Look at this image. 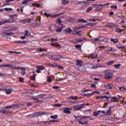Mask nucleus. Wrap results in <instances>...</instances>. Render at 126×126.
I'll return each mask as SVG.
<instances>
[{
    "label": "nucleus",
    "mask_w": 126,
    "mask_h": 126,
    "mask_svg": "<svg viewBox=\"0 0 126 126\" xmlns=\"http://www.w3.org/2000/svg\"><path fill=\"white\" fill-rule=\"evenodd\" d=\"M113 76H114V74L112 72L110 71V70H107L105 71L104 73V79L107 80H109V79H111L113 78Z\"/></svg>",
    "instance_id": "f257e3e1"
},
{
    "label": "nucleus",
    "mask_w": 126,
    "mask_h": 126,
    "mask_svg": "<svg viewBox=\"0 0 126 126\" xmlns=\"http://www.w3.org/2000/svg\"><path fill=\"white\" fill-rule=\"evenodd\" d=\"M100 113H101V114H102V115H106L105 111L97 110V112L95 111L93 113V115L94 117H96V116H98L99 115L100 116H101V117H103V115H101V114H100Z\"/></svg>",
    "instance_id": "f03ea898"
},
{
    "label": "nucleus",
    "mask_w": 126,
    "mask_h": 126,
    "mask_svg": "<svg viewBox=\"0 0 126 126\" xmlns=\"http://www.w3.org/2000/svg\"><path fill=\"white\" fill-rule=\"evenodd\" d=\"M76 62V65L74 66V67L76 69H77V68L83 65L84 63L82 62V61L77 60Z\"/></svg>",
    "instance_id": "7ed1b4c3"
},
{
    "label": "nucleus",
    "mask_w": 126,
    "mask_h": 126,
    "mask_svg": "<svg viewBox=\"0 0 126 126\" xmlns=\"http://www.w3.org/2000/svg\"><path fill=\"white\" fill-rule=\"evenodd\" d=\"M35 115V118H39V117H42L45 115H47V113L44 111H39L34 113Z\"/></svg>",
    "instance_id": "20e7f679"
},
{
    "label": "nucleus",
    "mask_w": 126,
    "mask_h": 126,
    "mask_svg": "<svg viewBox=\"0 0 126 126\" xmlns=\"http://www.w3.org/2000/svg\"><path fill=\"white\" fill-rule=\"evenodd\" d=\"M16 108H18V105L17 104H12L9 106H4L5 110H7V109H16Z\"/></svg>",
    "instance_id": "39448f33"
},
{
    "label": "nucleus",
    "mask_w": 126,
    "mask_h": 126,
    "mask_svg": "<svg viewBox=\"0 0 126 126\" xmlns=\"http://www.w3.org/2000/svg\"><path fill=\"white\" fill-rule=\"evenodd\" d=\"M93 42H106L107 43L108 42V38H104L103 39L101 38H95L94 40H92Z\"/></svg>",
    "instance_id": "423d86ee"
},
{
    "label": "nucleus",
    "mask_w": 126,
    "mask_h": 126,
    "mask_svg": "<svg viewBox=\"0 0 126 126\" xmlns=\"http://www.w3.org/2000/svg\"><path fill=\"white\" fill-rule=\"evenodd\" d=\"M61 111L63 112L65 114L69 115V114H71V111H70L68 108L67 107H63L61 109Z\"/></svg>",
    "instance_id": "0eeeda50"
},
{
    "label": "nucleus",
    "mask_w": 126,
    "mask_h": 126,
    "mask_svg": "<svg viewBox=\"0 0 126 126\" xmlns=\"http://www.w3.org/2000/svg\"><path fill=\"white\" fill-rule=\"evenodd\" d=\"M83 104H80L78 105H76L74 106V111H79V110H81V109H82V108H83Z\"/></svg>",
    "instance_id": "6e6552de"
},
{
    "label": "nucleus",
    "mask_w": 126,
    "mask_h": 126,
    "mask_svg": "<svg viewBox=\"0 0 126 126\" xmlns=\"http://www.w3.org/2000/svg\"><path fill=\"white\" fill-rule=\"evenodd\" d=\"M58 122H59V120H51L50 121H47V122H45L43 121L42 122H41L42 124H44V125H46V124H55V123H58Z\"/></svg>",
    "instance_id": "1a4fd4ad"
},
{
    "label": "nucleus",
    "mask_w": 126,
    "mask_h": 126,
    "mask_svg": "<svg viewBox=\"0 0 126 126\" xmlns=\"http://www.w3.org/2000/svg\"><path fill=\"white\" fill-rule=\"evenodd\" d=\"M88 66L89 68H90L91 69H97V68H98V65L97 64L96 66H94V65L91 63L88 64Z\"/></svg>",
    "instance_id": "9d476101"
},
{
    "label": "nucleus",
    "mask_w": 126,
    "mask_h": 126,
    "mask_svg": "<svg viewBox=\"0 0 126 126\" xmlns=\"http://www.w3.org/2000/svg\"><path fill=\"white\" fill-rule=\"evenodd\" d=\"M49 59L52 61H57L58 55H50L49 56Z\"/></svg>",
    "instance_id": "9b49d317"
},
{
    "label": "nucleus",
    "mask_w": 126,
    "mask_h": 126,
    "mask_svg": "<svg viewBox=\"0 0 126 126\" xmlns=\"http://www.w3.org/2000/svg\"><path fill=\"white\" fill-rule=\"evenodd\" d=\"M76 69L80 70V71H85L86 70V67L84 65H82V66L79 67Z\"/></svg>",
    "instance_id": "f8f14e48"
},
{
    "label": "nucleus",
    "mask_w": 126,
    "mask_h": 126,
    "mask_svg": "<svg viewBox=\"0 0 126 126\" xmlns=\"http://www.w3.org/2000/svg\"><path fill=\"white\" fill-rule=\"evenodd\" d=\"M92 6L94 7V8H96L95 10H101V8H100V5H99L98 4H94L92 5Z\"/></svg>",
    "instance_id": "ddd939ff"
},
{
    "label": "nucleus",
    "mask_w": 126,
    "mask_h": 126,
    "mask_svg": "<svg viewBox=\"0 0 126 126\" xmlns=\"http://www.w3.org/2000/svg\"><path fill=\"white\" fill-rule=\"evenodd\" d=\"M16 44H27L26 40L20 41V40H16L14 42Z\"/></svg>",
    "instance_id": "4468645a"
},
{
    "label": "nucleus",
    "mask_w": 126,
    "mask_h": 126,
    "mask_svg": "<svg viewBox=\"0 0 126 126\" xmlns=\"http://www.w3.org/2000/svg\"><path fill=\"white\" fill-rule=\"evenodd\" d=\"M10 66H13V65L10 64H0V67H10Z\"/></svg>",
    "instance_id": "2eb2a0df"
},
{
    "label": "nucleus",
    "mask_w": 126,
    "mask_h": 126,
    "mask_svg": "<svg viewBox=\"0 0 126 126\" xmlns=\"http://www.w3.org/2000/svg\"><path fill=\"white\" fill-rule=\"evenodd\" d=\"M45 96H47V94H39L37 96H35L34 97H36V98H37V99H42V98H43V97H45Z\"/></svg>",
    "instance_id": "dca6fc26"
},
{
    "label": "nucleus",
    "mask_w": 126,
    "mask_h": 126,
    "mask_svg": "<svg viewBox=\"0 0 126 126\" xmlns=\"http://www.w3.org/2000/svg\"><path fill=\"white\" fill-rule=\"evenodd\" d=\"M105 87L107 89H112L114 87V85L113 84H108L105 85Z\"/></svg>",
    "instance_id": "f3484780"
},
{
    "label": "nucleus",
    "mask_w": 126,
    "mask_h": 126,
    "mask_svg": "<svg viewBox=\"0 0 126 126\" xmlns=\"http://www.w3.org/2000/svg\"><path fill=\"white\" fill-rule=\"evenodd\" d=\"M14 22V20L9 19L3 20V23H12Z\"/></svg>",
    "instance_id": "a211bd4d"
},
{
    "label": "nucleus",
    "mask_w": 126,
    "mask_h": 126,
    "mask_svg": "<svg viewBox=\"0 0 126 126\" xmlns=\"http://www.w3.org/2000/svg\"><path fill=\"white\" fill-rule=\"evenodd\" d=\"M105 115H106V116H111V115H112V110H111V107H109V108L106 112Z\"/></svg>",
    "instance_id": "6ab92c4d"
},
{
    "label": "nucleus",
    "mask_w": 126,
    "mask_h": 126,
    "mask_svg": "<svg viewBox=\"0 0 126 126\" xmlns=\"http://www.w3.org/2000/svg\"><path fill=\"white\" fill-rule=\"evenodd\" d=\"M23 21H24V23H23V24H25V23H31V21L30 20H29V19L27 18V19H25L24 20H23L22 21V22H23Z\"/></svg>",
    "instance_id": "aec40b11"
},
{
    "label": "nucleus",
    "mask_w": 126,
    "mask_h": 126,
    "mask_svg": "<svg viewBox=\"0 0 126 126\" xmlns=\"http://www.w3.org/2000/svg\"><path fill=\"white\" fill-rule=\"evenodd\" d=\"M74 118H75V120H77L78 122H81L82 119L81 116H74Z\"/></svg>",
    "instance_id": "412c9836"
},
{
    "label": "nucleus",
    "mask_w": 126,
    "mask_h": 126,
    "mask_svg": "<svg viewBox=\"0 0 126 126\" xmlns=\"http://www.w3.org/2000/svg\"><path fill=\"white\" fill-rule=\"evenodd\" d=\"M65 32L66 33H71V32H72V30H71V29L70 28H66V29H65L64 30Z\"/></svg>",
    "instance_id": "4be33fe9"
},
{
    "label": "nucleus",
    "mask_w": 126,
    "mask_h": 126,
    "mask_svg": "<svg viewBox=\"0 0 126 126\" xmlns=\"http://www.w3.org/2000/svg\"><path fill=\"white\" fill-rule=\"evenodd\" d=\"M110 41H111V42H113V43H114V44H116V43H118L119 39L118 38H111Z\"/></svg>",
    "instance_id": "5701e85b"
},
{
    "label": "nucleus",
    "mask_w": 126,
    "mask_h": 126,
    "mask_svg": "<svg viewBox=\"0 0 126 126\" xmlns=\"http://www.w3.org/2000/svg\"><path fill=\"white\" fill-rule=\"evenodd\" d=\"M68 99H70L71 100H78V97L77 96H70L68 97Z\"/></svg>",
    "instance_id": "b1692460"
},
{
    "label": "nucleus",
    "mask_w": 126,
    "mask_h": 126,
    "mask_svg": "<svg viewBox=\"0 0 126 126\" xmlns=\"http://www.w3.org/2000/svg\"><path fill=\"white\" fill-rule=\"evenodd\" d=\"M76 5H84V1H78L77 3H76Z\"/></svg>",
    "instance_id": "393cba45"
},
{
    "label": "nucleus",
    "mask_w": 126,
    "mask_h": 126,
    "mask_svg": "<svg viewBox=\"0 0 126 126\" xmlns=\"http://www.w3.org/2000/svg\"><path fill=\"white\" fill-rule=\"evenodd\" d=\"M36 68L37 69H41L42 70H44V69H45V67L43 65H39L36 66Z\"/></svg>",
    "instance_id": "a878e982"
},
{
    "label": "nucleus",
    "mask_w": 126,
    "mask_h": 126,
    "mask_svg": "<svg viewBox=\"0 0 126 126\" xmlns=\"http://www.w3.org/2000/svg\"><path fill=\"white\" fill-rule=\"evenodd\" d=\"M25 32H26L25 34V36H26V37H28L29 36H30V35H31V32H30L28 31H26Z\"/></svg>",
    "instance_id": "bb28decb"
},
{
    "label": "nucleus",
    "mask_w": 126,
    "mask_h": 126,
    "mask_svg": "<svg viewBox=\"0 0 126 126\" xmlns=\"http://www.w3.org/2000/svg\"><path fill=\"white\" fill-rule=\"evenodd\" d=\"M36 117L35 113L32 114H30L27 116V118H35Z\"/></svg>",
    "instance_id": "cd10ccee"
},
{
    "label": "nucleus",
    "mask_w": 126,
    "mask_h": 126,
    "mask_svg": "<svg viewBox=\"0 0 126 126\" xmlns=\"http://www.w3.org/2000/svg\"><path fill=\"white\" fill-rule=\"evenodd\" d=\"M119 88L120 91H121L122 92H124V91H126V88L124 86L119 87Z\"/></svg>",
    "instance_id": "c85d7f7f"
},
{
    "label": "nucleus",
    "mask_w": 126,
    "mask_h": 126,
    "mask_svg": "<svg viewBox=\"0 0 126 126\" xmlns=\"http://www.w3.org/2000/svg\"><path fill=\"white\" fill-rule=\"evenodd\" d=\"M61 59H65V58L61 55H57V61L59 62L61 60Z\"/></svg>",
    "instance_id": "c756f323"
},
{
    "label": "nucleus",
    "mask_w": 126,
    "mask_h": 126,
    "mask_svg": "<svg viewBox=\"0 0 126 126\" xmlns=\"http://www.w3.org/2000/svg\"><path fill=\"white\" fill-rule=\"evenodd\" d=\"M0 113H1L2 114H9V112L5 110H0Z\"/></svg>",
    "instance_id": "7c9ffc66"
},
{
    "label": "nucleus",
    "mask_w": 126,
    "mask_h": 126,
    "mask_svg": "<svg viewBox=\"0 0 126 126\" xmlns=\"http://www.w3.org/2000/svg\"><path fill=\"white\" fill-rule=\"evenodd\" d=\"M51 46H52V47H60V44H59L58 43H52L51 44Z\"/></svg>",
    "instance_id": "2f4dec72"
},
{
    "label": "nucleus",
    "mask_w": 126,
    "mask_h": 126,
    "mask_svg": "<svg viewBox=\"0 0 126 126\" xmlns=\"http://www.w3.org/2000/svg\"><path fill=\"white\" fill-rule=\"evenodd\" d=\"M89 123V121H85V122L79 121L78 124H79V125H87V124H88Z\"/></svg>",
    "instance_id": "473e14b6"
},
{
    "label": "nucleus",
    "mask_w": 126,
    "mask_h": 126,
    "mask_svg": "<svg viewBox=\"0 0 126 126\" xmlns=\"http://www.w3.org/2000/svg\"><path fill=\"white\" fill-rule=\"evenodd\" d=\"M40 5H41L40 3H32V6H35V7H40Z\"/></svg>",
    "instance_id": "72a5a7b5"
},
{
    "label": "nucleus",
    "mask_w": 126,
    "mask_h": 126,
    "mask_svg": "<svg viewBox=\"0 0 126 126\" xmlns=\"http://www.w3.org/2000/svg\"><path fill=\"white\" fill-rule=\"evenodd\" d=\"M112 100H113L114 102H119V99H118V97L116 96H113L112 97Z\"/></svg>",
    "instance_id": "f704fd0d"
},
{
    "label": "nucleus",
    "mask_w": 126,
    "mask_h": 126,
    "mask_svg": "<svg viewBox=\"0 0 126 126\" xmlns=\"http://www.w3.org/2000/svg\"><path fill=\"white\" fill-rule=\"evenodd\" d=\"M72 42L73 44H78V43H79V40H78L77 38H76L73 39Z\"/></svg>",
    "instance_id": "c9c22d12"
},
{
    "label": "nucleus",
    "mask_w": 126,
    "mask_h": 126,
    "mask_svg": "<svg viewBox=\"0 0 126 126\" xmlns=\"http://www.w3.org/2000/svg\"><path fill=\"white\" fill-rule=\"evenodd\" d=\"M79 22H83V23H87L88 21L84 19H81L78 20Z\"/></svg>",
    "instance_id": "e433bc0d"
},
{
    "label": "nucleus",
    "mask_w": 126,
    "mask_h": 126,
    "mask_svg": "<svg viewBox=\"0 0 126 126\" xmlns=\"http://www.w3.org/2000/svg\"><path fill=\"white\" fill-rule=\"evenodd\" d=\"M115 32H117V33H121V32H123V30L119 28H116Z\"/></svg>",
    "instance_id": "4c0bfd02"
},
{
    "label": "nucleus",
    "mask_w": 126,
    "mask_h": 126,
    "mask_svg": "<svg viewBox=\"0 0 126 126\" xmlns=\"http://www.w3.org/2000/svg\"><path fill=\"white\" fill-rule=\"evenodd\" d=\"M43 15H44V16H46V17H52V14H48L47 12L44 13Z\"/></svg>",
    "instance_id": "58836bf2"
},
{
    "label": "nucleus",
    "mask_w": 126,
    "mask_h": 126,
    "mask_svg": "<svg viewBox=\"0 0 126 126\" xmlns=\"http://www.w3.org/2000/svg\"><path fill=\"white\" fill-rule=\"evenodd\" d=\"M28 2H29V0H24L22 2L23 4H26V5H28V4H27Z\"/></svg>",
    "instance_id": "ea45409f"
},
{
    "label": "nucleus",
    "mask_w": 126,
    "mask_h": 126,
    "mask_svg": "<svg viewBox=\"0 0 126 126\" xmlns=\"http://www.w3.org/2000/svg\"><path fill=\"white\" fill-rule=\"evenodd\" d=\"M26 93L28 95H33L34 94V93H35V92H34V91H32V92H26Z\"/></svg>",
    "instance_id": "a19ab883"
},
{
    "label": "nucleus",
    "mask_w": 126,
    "mask_h": 126,
    "mask_svg": "<svg viewBox=\"0 0 126 126\" xmlns=\"http://www.w3.org/2000/svg\"><path fill=\"white\" fill-rule=\"evenodd\" d=\"M113 63H115V61H109L107 63V65H112V64H113Z\"/></svg>",
    "instance_id": "79ce46f5"
},
{
    "label": "nucleus",
    "mask_w": 126,
    "mask_h": 126,
    "mask_svg": "<svg viewBox=\"0 0 126 126\" xmlns=\"http://www.w3.org/2000/svg\"><path fill=\"white\" fill-rule=\"evenodd\" d=\"M97 65V67H106V66H105L104 64H101V63H97L96 64Z\"/></svg>",
    "instance_id": "37998d69"
},
{
    "label": "nucleus",
    "mask_w": 126,
    "mask_h": 126,
    "mask_svg": "<svg viewBox=\"0 0 126 126\" xmlns=\"http://www.w3.org/2000/svg\"><path fill=\"white\" fill-rule=\"evenodd\" d=\"M68 2H69V1H67V0H62V3H63V4H64L65 5H66V4H67V3H68Z\"/></svg>",
    "instance_id": "c03bdc74"
},
{
    "label": "nucleus",
    "mask_w": 126,
    "mask_h": 126,
    "mask_svg": "<svg viewBox=\"0 0 126 126\" xmlns=\"http://www.w3.org/2000/svg\"><path fill=\"white\" fill-rule=\"evenodd\" d=\"M75 48H76V49H80L81 50V47H82V45H80L79 44H77L75 45Z\"/></svg>",
    "instance_id": "a18cd8bd"
},
{
    "label": "nucleus",
    "mask_w": 126,
    "mask_h": 126,
    "mask_svg": "<svg viewBox=\"0 0 126 126\" xmlns=\"http://www.w3.org/2000/svg\"><path fill=\"white\" fill-rule=\"evenodd\" d=\"M121 65H122L121 64H114V67H115V68L119 69V68H120Z\"/></svg>",
    "instance_id": "49530a36"
},
{
    "label": "nucleus",
    "mask_w": 126,
    "mask_h": 126,
    "mask_svg": "<svg viewBox=\"0 0 126 126\" xmlns=\"http://www.w3.org/2000/svg\"><path fill=\"white\" fill-rule=\"evenodd\" d=\"M51 119H53L55 120V119H58V115H52L50 116Z\"/></svg>",
    "instance_id": "de8ad7c7"
},
{
    "label": "nucleus",
    "mask_w": 126,
    "mask_h": 126,
    "mask_svg": "<svg viewBox=\"0 0 126 126\" xmlns=\"http://www.w3.org/2000/svg\"><path fill=\"white\" fill-rule=\"evenodd\" d=\"M7 36H12V35H14V32H6Z\"/></svg>",
    "instance_id": "09e8293b"
},
{
    "label": "nucleus",
    "mask_w": 126,
    "mask_h": 126,
    "mask_svg": "<svg viewBox=\"0 0 126 126\" xmlns=\"http://www.w3.org/2000/svg\"><path fill=\"white\" fill-rule=\"evenodd\" d=\"M92 9H93V7H90L86 9V12H89L90 11H91V10H92Z\"/></svg>",
    "instance_id": "8fccbe9b"
},
{
    "label": "nucleus",
    "mask_w": 126,
    "mask_h": 126,
    "mask_svg": "<svg viewBox=\"0 0 126 126\" xmlns=\"http://www.w3.org/2000/svg\"><path fill=\"white\" fill-rule=\"evenodd\" d=\"M56 32H62V31H63V30H62V28H57L56 30Z\"/></svg>",
    "instance_id": "3c124183"
},
{
    "label": "nucleus",
    "mask_w": 126,
    "mask_h": 126,
    "mask_svg": "<svg viewBox=\"0 0 126 126\" xmlns=\"http://www.w3.org/2000/svg\"><path fill=\"white\" fill-rule=\"evenodd\" d=\"M5 11H12V8H5L4 9Z\"/></svg>",
    "instance_id": "603ef678"
},
{
    "label": "nucleus",
    "mask_w": 126,
    "mask_h": 126,
    "mask_svg": "<svg viewBox=\"0 0 126 126\" xmlns=\"http://www.w3.org/2000/svg\"><path fill=\"white\" fill-rule=\"evenodd\" d=\"M57 67L60 69H63L64 68V67L62 66L61 65H57Z\"/></svg>",
    "instance_id": "864d4df0"
},
{
    "label": "nucleus",
    "mask_w": 126,
    "mask_h": 126,
    "mask_svg": "<svg viewBox=\"0 0 126 126\" xmlns=\"http://www.w3.org/2000/svg\"><path fill=\"white\" fill-rule=\"evenodd\" d=\"M51 42H57L58 41V38H52L50 39Z\"/></svg>",
    "instance_id": "5fc2aeb1"
},
{
    "label": "nucleus",
    "mask_w": 126,
    "mask_h": 126,
    "mask_svg": "<svg viewBox=\"0 0 126 126\" xmlns=\"http://www.w3.org/2000/svg\"><path fill=\"white\" fill-rule=\"evenodd\" d=\"M59 16H60V15H59V14H57L56 15H51V18H56L57 17H59Z\"/></svg>",
    "instance_id": "6e6d98bb"
},
{
    "label": "nucleus",
    "mask_w": 126,
    "mask_h": 126,
    "mask_svg": "<svg viewBox=\"0 0 126 126\" xmlns=\"http://www.w3.org/2000/svg\"><path fill=\"white\" fill-rule=\"evenodd\" d=\"M111 8L112 9H117V8H118V6H117V5H112V6H111Z\"/></svg>",
    "instance_id": "4d7b16f0"
},
{
    "label": "nucleus",
    "mask_w": 126,
    "mask_h": 126,
    "mask_svg": "<svg viewBox=\"0 0 126 126\" xmlns=\"http://www.w3.org/2000/svg\"><path fill=\"white\" fill-rule=\"evenodd\" d=\"M30 97H32L31 99H32V100H38L37 97H35L34 96L30 95Z\"/></svg>",
    "instance_id": "13d9d810"
},
{
    "label": "nucleus",
    "mask_w": 126,
    "mask_h": 126,
    "mask_svg": "<svg viewBox=\"0 0 126 126\" xmlns=\"http://www.w3.org/2000/svg\"><path fill=\"white\" fill-rule=\"evenodd\" d=\"M57 63H53L51 64V66H53L54 67H57Z\"/></svg>",
    "instance_id": "bf43d9fd"
},
{
    "label": "nucleus",
    "mask_w": 126,
    "mask_h": 126,
    "mask_svg": "<svg viewBox=\"0 0 126 126\" xmlns=\"http://www.w3.org/2000/svg\"><path fill=\"white\" fill-rule=\"evenodd\" d=\"M62 22H63L62 20H61L60 19H57V23H58L60 25H61L62 24Z\"/></svg>",
    "instance_id": "052dcab7"
},
{
    "label": "nucleus",
    "mask_w": 126,
    "mask_h": 126,
    "mask_svg": "<svg viewBox=\"0 0 126 126\" xmlns=\"http://www.w3.org/2000/svg\"><path fill=\"white\" fill-rule=\"evenodd\" d=\"M88 118H90V116H81L82 121V120H83L84 119H88Z\"/></svg>",
    "instance_id": "680f3d73"
},
{
    "label": "nucleus",
    "mask_w": 126,
    "mask_h": 126,
    "mask_svg": "<svg viewBox=\"0 0 126 126\" xmlns=\"http://www.w3.org/2000/svg\"><path fill=\"white\" fill-rule=\"evenodd\" d=\"M91 57L92 59H95L96 58V55H95V54H94L93 53L91 54Z\"/></svg>",
    "instance_id": "e2e57ef3"
},
{
    "label": "nucleus",
    "mask_w": 126,
    "mask_h": 126,
    "mask_svg": "<svg viewBox=\"0 0 126 126\" xmlns=\"http://www.w3.org/2000/svg\"><path fill=\"white\" fill-rule=\"evenodd\" d=\"M90 91H91V90L88 89V90H82V91H81V92H82V93H85L86 92H88Z\"/></svg>",
    "instance_id": "0e129e2a"
},
{
    "label": "nucleus",
    "mask_w": 126,
    "mask_h": 126,
    "mask_svg": "<svg viewBox=\"0 0 126 126\" xmlns=\"http://www.w3.org/2000/svg\"><path fill=\"white\" fill-rule=\"evenodd\" d=\"M92 96H93V93L87 94V97H92Z\"/></svg>",
    "instance_id": "69168bd1"
},
{
    "label": "nucleus",
    "mask_w": 126,
    "mask_h": 126,
    "mask_svg": "<svg viewBox=\"0 0 126 126\" xmlns=\"http://www.w3.org/2000/svg\"><path fill=\"white\" fill-rule=\"evenodd\" d=\"M87 25H88V26H93V25H95V24L92 23H89L87 24Z\"/></svg>",
    "instance_id": "338daca9"
},
{
    "label": "nucleus",
    "mask_w": 126,
    "mask_h": 126,
    "mask_svg": "<svg viewBox=\"0 0 126 126\" xmlns=\"http://www.w3.org/2000/svg\"><path fill=\"white\" fill-rule=\"evenodd\" d=\"M86 40V38H80L79 39V42H83V41Z\"/></svg>",
    "instance_id": "774afa93"
}]
</instances>
